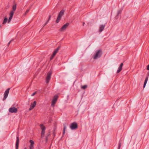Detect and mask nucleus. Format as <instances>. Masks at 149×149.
I'll use <instances>...</instances> for the list:
<instances>
[{
  "mask_svg": "<svg viewBox=\"0 0 149 149\" xmlns=\"http://www.w3.org/2000/svg\"><path fill=\"white\" fill-rule=\"evenodd\" d=\"M36 105V102L34 101L33 103H31V106L32 107V108H34Z\"/></svg>",
  "mask_w": 149,
  "mask_h": 149,
  "instance_id": "dca6fc26",
  "label": "nucleus"
},
{
  "mask_svg": "<svg viewBox=\"0 0 149 149\" xmlns=\"http://www.w3.org/2000/svg\"><path fill=\"white\" fill-rule=\"evenodd\" d=\"M1 27V25H0V28Z\"/></svg>",
  "mask_w": 149,
  "mask_h": 149,
  "instance_id": "4c0bfd02",
  "label": "nucleus"
},
{
  "mask_svg": "<svg viewBox=\"0 0 149 149\" xmlns=\"http://www.w3.org/2000/svg\"><path fill=\"white\" fill-rule=\"evenodd\" d=\"M40 128L42 130V132H41V137H43L45 134V126L43 125V124H41L40 125Z\"/></svg>",
  "mask_w": 149,
  "mask_h": 149,
  "instance_id": "f03ea898",
  "label": "nucleus"
},
{
  "mask_svg": "<svg viewBox=\"0 0 149 149\" xmlns=\"http://www.w3.org/2000/svg\"><path fill=\"white\" fill-rule=\"evenodd\" d=\"M69 23H67L64 25L60 29V31H62L65 30L67 27L69 25Z\"/></svg>",
  "mask_w": 149,
  "mask_h": 149,
  "instance_id": "423d86ee",
  "label": "nucleus"
},
{
  "mask_svg": "<svg viewBox=\"0 0 149 149\" xmlns=\"http://www.w3.org/2000/svg\"><path fill=\"white\" fill-rule=\"evenodd\" d=\"M105 25H100L99 28V31L100 32H102L104 29Z\"/></svg>",
  "mask_w": 149,
  "mask_h": 149,
  "instance_id": "f8f14e48",
  "label": "nucleus"
},
{
  "mask_svg": "<svg viewBox=\"0 0 149 149\" xmlns=\"http://www.w3.org/2000/svg\"><path fill=\"white\" fill-rule=\"evenodd\" d=\"M53 135H54V136H55V133H54V132L53 133Z\"/></svg>",
  "mask_w": 149,
  "mask_h": 149,
  "instance_id": "f704fd0d",
  "label": "nucleus"
},
{
  "mask_svg": "<svg viewBox=\"0 0 149 149\" xmlns=\"http://www.w3.org/2000/svg\"><path fill=\"white\" fill-rule=\"evenodd\" d=\"M48 22V21H47L45 24L43 26V27H44Z\"/></svg>",
  "mask_w": 149,
  "mask_h": 149,
  "instance_id": "c85d7f7f",
  "label": "nucleus"
},
{
  "mask_svg": "<svg viewBox=\"0 0 149 149\" xmlns=\"http://www.w3.org/2000/svg\"><path fill=\"white\" fill-rule=\"evenodd\" d=\"M17 8V5L16 4H15L13 5L12 7V10L11 11H12L14 12L15 11Z\"/></svg>",
  "mask_w": 149,
  "mask_h": 149,
  "instance_id": "2eb2a0df",
  "label": "nucleus"
},
{
  "mask_svg": "<svg viewBox=\"0 0 149 149\" xmlns=\"http://www.w3.org/2000/svg\"><path fill=\"white\" fill-rule=\"evenodd\" d=\"M65 10H62L60 11L59 13L58 16L61 17L62 16L64 15Z\"/></svg>",
  "mask_w": 149,
  "mask_h": 149,
  "instance_id": "ddd939ff",
  "label": "nucleus"
},
{
  "mask_svg": "<svg viewBox=\"0 0 149 149\" xmlns=\"http://www.w3.org/2000/svg\"><path fill=\"white\" fill-rule=\"evenodd\" d=\"M64 128L63 130V135H64L65 133V130L66 128V125L65 124H63Z\"/></svg>",
  "mask_w": 149,
  "mask_h": 149,
  "instance_id": "aec40b11",
  "label": "nucleus"
},
{
  "mask_svg": "<svg viewBox=\"0 0 149 149\" xmlns=\"http://www.w3.org/2000/svg\"><path fill=\"white\" fill-rule=\"evenodd\" d=\"M24 149H27L26 148H24Z\"/></svg>",
  "mask_w": 149,
  "mask_h": 149,
  "instance_id": "e433bc0d",
  "label": "nucleus"
},
{
  "mask_svg": "<svg viewBox=\"0 0 149 149\" xmlns=\"http://www.w3.org/2000/svg\"><path fill=\"white\" fill-rule=\"evenodd\" d=\"M84 24H85V23H84V22H83V26H84Z\"/></svg>",
  "mask_w": 149,
  "mask_h": 149,
  "instance_id": "c9c22d12",
  "label": "nucleus"
},
{
  "mask_svg": "<svg viewBox=\"0 0 149 149\" xmlns=\"http://www.w3.org/2000/svg\"><path fill=\"white\" fill-rule=\"evenodd\" d=\"M78 127V125L76 122H73L72 123L70 126V128L72 130H74L77 129Z\"/></svg>",
  "mask_w": 149,
  "mask_h": 149,
  "instance_id": "7ed1b4c3",
  "label": "nucleus"
},
{
  "mask_svg": "<svg viewBox=\"0 0 149 149\" xmlns=\"http://www.w3.org/2000/svg\"><path fill=\"white\" fill-rule=\"evenodd\" d=\"M29 142L30 143V145H34V142L32 140H30L29 141Z\"/></svg>",
  "mask_w": 149,
  "mask_h": 149,
  "instance_id": "4be33fe9",
  "label": "nucleus"
},
{
  "mask_svg": "<svg viewBox=\"0 0 149 149\" xmlns=\"http://www.w3.org/2000/svg\"><path fill=\"white\" fill-rule=\"evenodd\" d=\"M121 146V143L120 141L118 143V149H120Z\"/></svg>",
  "mask_w": 149,
  "mask_h": 149,
  "instance_id": "b1692460",
  "label": "nucleus"
},
{
  "mask_svg": "<svg viewBox=\"0 0 149 149\" xmlns=\"http://www.w3.org/2000/svg\"><path fill=\"white\" fill-rule=\"evenodd\" d=\"M9 111L11 113H16L17 112V109L15 107H11L9 109Z\"/></svg>",
  "mask_w": 149,
  "mask_h": 149,
  "instance_id": "39448f33",
  "label": "nucleus"
},
{
  "mask_svg": "<svg viewBox=\"0 0 149 149\" xmlns=\"http://www.w3.org/2000/svg\"><path fill=\"white\" fill-rule=\"evenodd\" d=\"M148 77H146V79H145L144 85H143V88H144L146 86V84L147 83V82L148 80Z\"/></svg>",
  "mask_w": 149,
  "mask_h": 149,
  "instance_id": "a211bd4d",
  "label": "nucleus"
},
{
  "mask_svg": "<svg viewBox=\"0 0 149 149\" xmlns=\"http://www.w3.org/2000/svg\"><path fill=\"white\" fill-rule=\"evenodd\" d=\"M60 48V47L59 46L56 49L53 53L52 54L53 55H55L58 52V51Z\"/></svg>",
  "mask_w": 149,
  "mask_h": 149,
  "instance_id": "4468645a",
  "label": "nucleus"
},
{
  "mask_svg": "<svg viewBox=\"0 0 149 149\" xmlns=\"http://www.w3.org/2000/svg\"><path fill=\"white\" fill-rule=\"evenodd\" d=\"M58 96L55 95L52 101V105H54L58 99Z\"/></svg>",
  "mask_w": 149,
  "mask_h": 149,
  "instance_id": "6e6552de",
  "label": "nucleus"
},
{
  "mask_svg": "<svg viewBox=\"0 0 149 149\" xmlns=\"http://www.w3.org/2000/svg\"><path fill=\"white\" fill-rule=\"evenodd\" d=\"M49 136V134L48 135H47V136L46 137V141L47 142V140H48L47 139V137H48V136Z\"/></svg>",
  "mask_w": 149,
  "mask_h": 149,
  "instance_id": "72a5a7b5",
  "label": "nucleus"
},
{
  "mask_svg": "<svg viewBox=\"0 0 149 149\" xmlns=\"http://www.w3.org/2000/svg\"><path fill=\"white\" fill-rule=\"evenodd\" d=\"M52 74V72H49L47 74L46 78V83H49L50 79Z\"/></svg>",
  "mask_w": 149,
  "mask_h": 149,
  "instance_id": "0eeeda50",
  "label": "nucleus"
},
{
  "mask_svg": "<svg viewBox=\"0 0 149 149\" xmlns=\"http://www.w3.org/2000/svg\"><path fill=\"white\" fill-rule=\"evenodd\" d=\"M102 54V51L101 50H98L94 55L93 57L94 59H96L100 58Z\"/></svg>",
  "mask_w": 149,
  "mask_h": 149,
  "instance_id": "f257e3e1",
  "label": "nucleus"
},
{
  "mask_svg": "<svg viewBox=\"0 0 149 149\" xmlns=\"http://www.w3.org/2000/svg\"><path fill=\"white\" fill-rule=\"evenodd\" d=\"M14 12L12 11H10V13L9 14V17L8 21V23H9L10 21L11 20L14 15Z\"/></svg>",
  "mask_w": 149,
  "mask_h": 149,
  "instance_id": "1a4fd4ad",
  "label": "nucleus"
},
{
  "mask_svg": "<svg viewBox=\"0 0 149 149\" xmlns=\"http://www.w3.org/2000/svg\"><path fill=\"white\" fill-rule=\"evenodd\" d=\"M121 12H122V11L121 10H119L118 11L117 13V15L115 17V18H116V19H117L118 18V16L120 15H121Z\"/></svg>",
  "mask_w": 149,
  "mask_h": 149,
  "instance_id": "f3484780",
  "label": "nucleus"
},
{
  "mask_svg": "<svg viewBox=\"0 0 149 149\" xmlns=\"http://www.w3.org/2000/svg\"><path fill=\"white\" fill-rule=\"evenodd\" d=\"M87 85H84L81 87V88L85 89L87 88Z\"/></svg>",
  "mask_w": 149,
  "mask_h": 149,
  "instance_id": "5701e85b",
  "label": "nucleus"
},
{
  "mask_svg": "<svg viewBox=\"0 0 149 149\" xmlns=\"http://www.w3.org/2000/svg\"><path fill=\"white\" fill-rule=\"evenodd\" d=\"M36 92H35L33 93L32 95L31 96H34L36 93Z\"/></svg>",
  "mask_w": 149,
  "mask_h": 149,
  "instance_id": "c756f323",
  "label": "nucleus"
},
{
  "mask_svg": "<svg viewBox=\"0 0 149 149\" xmlns=\"http://www.w3.org/2000/svg\"><path fill=\"white\" fill-rule=\"evenodd\" d=\"M147 69L148 70H149V65H148Z\"/></svg>",
  "mask_w": 149,
  "mask_h": 149,
  "instance_id": "473e14b6",
  "label": "nucleus"
},
{
  "mask_svg": "<svg viewBox=\"0 0 149 149\" xmlns=\"http://www.w3.org/2000/svg\"><path fill=\"white\" fill-rule=\"evenodd\" d=\"M30 8H31V7H30L29 8V9L27 10L26 11V12H25V15H26V14H27V13H28V12H29V10H30Z\"/></svg>",
  "mask_w": 149,
  "mask_h": 149,
  "instance_id": "bb28decb",
  "label": "nucleus"
},
{
  "mask_svg": "<svg viewBox=\"0 0 149 149\" xmlns=\"http://www.w3.org/2000/svg\"><path fill=\"white\" fill-rule=\"evenodd\" d=\"M55 55H53V54H52L51 56L50 57V60H52L54 57Z\"/></svg>",
  "mask_w": 149,
  "mask_h": 149,
  "instance_id": "a878e982",
  "label": "nucleus"
},
{
  "mask_svg": "<svg viewBox=\"0 0 149 149\" xmlns=\"http://www.w3.org/2000/svg\"><path fill=\"white\" fill-rule=\"evenodd\" d=\"M13 40H11L8 44V46H9L10 43Z\"/></svg>",
  "mask_w": 149,
  "mask_h": 149,
  "instance_id": "cd10ccee",
  "label": "nucleus"
},
{
  "mask_svg": "<svg viewBox=\"0 0 149 149\" xmlns=\"http://www.w3.org/2000/svg\"><path fill=\"white\" fill-rule=\"evenodd\" d=\"M33 109V108H32V107L30 106V107L29 109V110L30 111Z\"/></svg>",
  "mask_w": 149,
  "mask_h": 149,
  "instance_id": "2f4dec72",
  "label": "nucleus"
},
{
  "mask_svg": "<svg viewBox=\"0 0 149 149\" xmlns=\"http://www.w3.org/2000/svg\"><path fill=\"white\" fill-rule=\"evenodd\" d=\"M7 21H8L7 18L6 17H5L3 21V24H5L7 22Z\"/></svg>",
  "mask_w": 149,
  "mask_h": 149,
  "instance_id": "412c9836",
  "label": "nucleus"
},
{
  "mask_svg": "<svg viewBox=\"0 0 149 149\" xmlns=\"http://www.w3.org/2000/svg\"><path fill=\"white\" fill-rule=\"evenodd\" d=\"M10 89V88H8L5 92L4 94V97L3 99V100H5L6 98H7L8 93H9V91Z\"/></svg>",
  "mask_w": 149,
  "mask_h": 149,
  "instance_id": "20e7f679",
  "label": "nucleus"
},
{
  "mask_svg": "<svg viewBox=\"0 0 149 149\" xmlns=\"http://www.w3.org/2000/svg\"><path fill=\"white\" fill-rule=\"evenodd\" d=\"M51 17V16L50 15H49V19H48L47 21H48V22H49V20H50Z\"/></svg>",
  "mask_w": 149,
  "mask_h": 149,
  "instance_id": "7c9ffc66",
  "label": "nucleus"
},
{
  "mask_svg": "<svg viewBox=\"0 0 149 149\" xmlns=\"http://www.w3.org/2000/svg\"><path fill=\"white\" fill-rule=\"evenodd\" d=\"M34 148V145H30L29 149H33Z\"/></svg>",
  "mask_w": 149,
  "mask_h": 149,
  "instance_id": "393cba45",
  "label": "nucleus"
},
{
  "mask_svg": "<svg viewBox=\"0 0 149 149\" xmlns=\"http://www.w3.org/2000/svg\"><path fill=\"white\" fill-rule=\"evenodd\" d=\"M123 65V63H121L120 66H119L118 69L117 70V73H119L122 70V68Z\"/></svg>",
  "mask_w": 149,
  "mask_h": 149,
  "instance_id": "9b49d317",
  "label": "nucleus"
},
{
  "mask_svg": "<svg viewBox=\"0 0 149 149\" xmlns=\"http://www.w3.org/2000/svg\"><path fill=\"white\" fill-rule=\"evenodd\" d=\"M61 17H60L58 16V17L56 19V22L57 23H58L60 21V20L61 19Z\"/></svg>",
  "mask_w": 149,
  "mask_h": 149,
  "instance_id": "6ab92c4d",
  "label": "nucleus"
},
{
  "mask_svg": "<svg viewBox=\"0 0 149 149\" xmlns=\"http://www.w3.org/2000/svg\"><path fill=\"white\" fill-rule=\"evenodd\" d=\"M19 139L18 136H17L16 142L15 144L16 149H18L19 144Z\"/></svg>",
  "mask_w": 149,
  "mask_h": 149,
  "instance_id": "9d476101",
  "label": "nucleus"
}]
</instances>
